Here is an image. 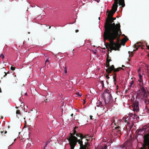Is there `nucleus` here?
Segmentation results:
<instances>
[{
  "mask_svg": "<svg viewBox=\"0 0 149 149\" xmlns=\"http://www.w3.org/2000/svg\"><path fill=\"white\" fill-rule=\"evenodd\" d=\"M120 24H115L114 23L110 24H108V25H104L105 31L104 35H114L116 34L121 35L122 32L120 29Z\"/></svg>",
  "mask_w": 149,
  "mask_h": 149,
  "instance_id": "1",
  "label": "nucleus"
},
{
  "mask_svg": "<svg viewBox=\"0 0 149 149\" xmlns=\"http://www.w3.org/2000/svg\"><path fill=\"white\" fill-rule=\"evenodd\" d=\"M120 35H118L116 34L114 35H104V38L105 40H108L109 41L110 44L108 45H109L110 49H111L110 52H111L112 50H118L120 47L119 43H116L114 41V40L117 39L118 41L120 40Z\"/></svg>",
  "mask_w": 149,
  "mask_h": 149,
  "instance_id": "2",
  "label": "nucleus"
},
{
  "mask_svg": "<svg viewBox=\"0 0 149 149\" xmlns=\"http://www.w3.org/2000/svg\"><path fill=\"white\" fill-rule=\"evenodd\" d=\"M120 70H123V68L121 67H119L117 68H115L113 65H112L109 68L105 69L106 72L108 74H110L111 73L112 71H113V79L114 81L115 82V84H116V72H119Z\"/></svg>",
  "mask_w": 149,
  "mask_h": 149,
  "instance_id": "3",
  "label": "nucleus"
},
{
  "mask_svg": "<svg viewBox=\"0 0 149 149\" xmlns=\"http://www.w3.org/2000/svg\"><path fill=\"white\" fill-rule=\"evenodd\" d=\"M114 3L112 5L111 11H113L114 13L116 11L118 7V4L120 6H121L122 8L124 7L125 6V0H113Z\"/></svg>",
  "mask_w": 149,
  "mask_h": 149,
  "instance_id": "4",
  "label": "nucleus"
},
{
  "mask_svg": "<svg viewBox=\"0 0 149 149\" xmlns=\"http://www.w3.org/2000/svg\"><path fill=\"white\" fill-rule=\"evenodd\" d=\"M86 140L87 141H88L87 139H86ZM77 142L79 144L80 147H83L84 148V149H90V148L88 147V146H90V144L88 142H86L85 143V144H83V141L81 140H77Z\"/></svg>",
  "mask_w": 149,
  "mask_h": 149,
  "instance_id": "5",
  "label": "nucleus"
},
{
  "mask_svg": "<svg viewBox=\"0 0 149 149\" xmlns=\"http://www.w3.org/2000/svg\"><path fill=\"white\" fill-rule=\"evenodd\" d=\"M75 137H74L72 139L67 138V140L69 141V143L70 146V149H74V147L77 144V140L74 139Z\"/></svg>",
  "mask_w": 149,
  "mask_h": 149,
  "instance_id": "6",
  "label": "nucleus"
},
{
  "mask_svg": "<svg viewBox=\"0 0 149 149\" xmlns=\"http://www.w3.org/2000/svg\"><path fill=\"white\" fill-rule=\"evenodd\" d=\"M105 97V102L107 103L112 101V97L109 92H104V93Z\"/></svg>",
  "mask_w": 149,
  "mask_h": 149,
  "instance_id": "7",
  "label": "nucleus"
},
{
  "mask_svg": "<svg viewBox=\"0 0 149 149\" xmlns=\"http://www.w3.org/2000/svg\"><path fill=\"white\" fill-rule=\"evenodd\" d=\"M132 110L134 112H138L139 111V103L136 101L134 102L132 105Z\"/></svg>",
  "mask_w": 149,
  "mask_h": 149,
  "instance_id": "8",
  "label": "nucleus"
},
{
  "mask_svg": "<svg viewBox=\"0 0 149 149\" xmlns=\"http://www.w3.org/2000/svg\"><path fill=\"white\" fill-rule=\"evenodd\" d=\"M78 128V127L76 126H75L74 128V129H73V133H70V136L69 138H68V139H72V138H73V137H75L76 138H75L74 139H75V140H77L78 139L75 136H74V135H75V134L77 133V132H76V130Z\"/></svg>",
  "mask_w": 149,
  "mask_h": 149,
  "instance_id": "9",
  "label": "nucleus"
},
{
  "mask_svg": "<svg viewBox=\"0 0 149 149\" xmlns=\"http://www.w3.org/2000/svg\"><path fill=\"white\" fill-rule=\"evenodd\" d=\"M113 20L111 18H107L106 19V22L104 25H108V24H110L113 22Z\"/></svg>",
  "mask_w": 149,
  "mask_h": 149,
  "instance_id": "10",
  "label": "nucleus"
},
{
  "mask_svg": "<svg viewBox=\"0 0 149 149\" xmlns=\"http://www.w3.org/2000/svg\"><path fill=\"white\" fill-rule=\"evenodd\" d=\"M141 46V42H139L138 43H137L136 44H135L134 45V48H136V49L135 50H134L133 51H136Z\"/></svg>",
  "mask_w": 149,
  "mask_h": 149,
  "instance_id": "11",
  "label": "nucleus"
},
{
  "mask_svg": "<svg viewBox=\"0 0 149 149\" xmlns=\"http://www.w3.org/2000/svg\"><path fill=\"white\" fill-rule=\"evenodd\" d=\"M114 130L117 132V134H120L121 133V132L120 131V127L119 126L116 127Z\"/></svg>",
  "mask_w": 149,
  "mask_h": 149,
  "instance_id": "12",
  "label": "nucleus"
},
{
  "mask_svg": "<svg viewBox=\"0 0 149 149\" xmlns=\"http://www.w3.org/2000/svg\"><path fill=\"white\" fill-rule=\"evenodd\" d=\"M115 13H114V12L113 11H111V10L109 13L107 15V18L112 17Z\"/></svg>",
  "mask_w": 149,
  "mask_h": 149,
  "instance_id": "13",
  "label": "nucleus"
},
{
  "mask_svg": "<svg viewBox=\"0 0 149 149\" xmlns=\"http://www.w3.org/2000/svg\"><path fill=\"white\" fill-rule=\"evenodd\" d=\"M2 72H3L5 74V75L3 76V77H5L7 75V73L6 72V69H5V68H3L1 69Z\"/></svg>",
  "mask_w": 149,
  "mask_h": 149,
  "instance_id": "14",
  "label": "nucleus"
},
{
  "mask_svg": "<svg viewBox=\"0 0 149 149\" xmlns=\"http://www.w3.org/2000/svg\"><path fill=\"white\" fill-rule=\"evenodd\" d=\"M16 113L17 114V117L19 118L21 116V113L20 111L19 110H17L16 112Z\"/></svg>",
  "mask_w": 149,
  "mask_h": 149,
  "instance_id": "15",
  "label": "nucleus"
},
{
  "mask_svg": "<svg viewBox=\"0 0 149 149\" xmlns=\"http://www.w3.org/2000/svg\"><path fill=\"white\" fill-rule=\"evenodd\" d=\"M109 52H108V54H107V57L106 58V60H107L108 61H109L110 62L112 61V60L111 59V57H109Z\"/></svg>",
  "mask_w": 149,
  "mask_h": 149,
  "instance_id": "16",
  "label": "nucleus"
},
{
  "mask_svg": "<svg viewBox=\"0 0 149 149\" xmlns=\"http://www.w3.org/2000/svg\"><path fill=\"white\" fill-rule=\"evenodd\" d=\"M139 85L140 88H141L143 91L144 90L145 88L143 87V82L140 83Z\"/></svg>",
  "mask_w": 149,
  "mask_h": 149,
  "instance_id": "17",
  "label": "nucleus"
},
{
  "mask_svg": "<svg viewBox=\"0 0 149 149\" xmlns=\"http://www.w3.org/2000/svg\"><path fill=\"white\" fill-rule=\"evenodd\" d=\"M106 68H109L110 67V64H109V61H108L107 60H106Z\"/></svg>",
  "mask_w": 149,
  "mask_h": 149,
  "instance_id": "18",
  "label": "nucleus"
},
{
  "mask_svg": "<svg viewBox=\"0 0 149 149\" xmlns=\"http://www.w3.org/2000/svg\"><path fill=\"white\" fill-rule=\"evenodd\" d=\"M80 136V139L79 140H82V139L84 138H86V136H84L82 134Z\"/></svg>",
  "mask_w": 149,
  "mask_h": 149,
  "instance_id": "19",
  "label": "nucleus"
},
{
  "mask_svg": "<svg viewBox=\"0 0 149 149\" xmlns=\"http://www.w3.org/2000/svg\"><path fill=\"white\" fill-rule=\"evenodd\" d=\"M133 123H132L131 124H130V126H129V128H128V129H130V130L133 127Z\"/></svg>",
  "mask_w": 149,
  "mask_h": 149,
  "instance_id": "20",
  "label": "nucleus"
},
{
  "mask_svg": "<svg viewBox=\"0 0 149 149\" xmlns=\"http://www.w3.org/2000/svg\"><path fill=\"white\" fill-rule=\"evenodd\" d=\"M76 136L77 137H79L80 138V136H81V135H82V134L80 133H77L75 134Z\"/></svg>",
  "mask_w": 149,
  "mask_h": 149,
  "instance_id": "21",
  "label": "nucleus"
},
{
  "mask_svg": "<svg viewBox=\"0 0 149 149\" xmlns=\"http://www.w3.org/2000/svg\"><path fill=\"white\" fill-rule=\"evenodd\" d=\"M63 68H64V72L66 74L67 72V69L66 68V67H63Z\"/></svg>",
  "mask_w": 149,
  "mask_h": 149,
  "instance_id": "22",
  "label": "nucleus"
},
{
  "mask_svg": "<svg viewBox=\"0 0 149 149\" xmlns=\"http://www.w3.org/2000/svg\"><path fill=\"white\" fill-rule=\"evenodd\" d=\"M127 126L126 127V128H127V129H128V128H129V126H130V125L131 124L129 122H127Z\"/></svg>",
  "mask_w": 149,
  "mask_h": 149,
  "instance_id": "23",
  "label": "nucleus"
},
{
  "mask_svg": "<svg viewBox=\"0 0 149 149\" xmlns=\"http://www.w3.org/2000/svg\"><path fill=\"white\" fill-rule=\"evenodd\" d=\"M134 117H136V118L137 119V118H139V117L137 116V115L136 113H134Z\"/></svg>",
  "mask_w": 149,
  "mask_h": 149,
  "instance_id": "24",
  "label": "nucleus"
},
{
  "mask_svg": "<svg viewBox=\"0 0 149 149\" xmlns=\"http://www.w3.org/2000/svg\"><path fill=\"white\" fill-rule=\"evenodd\" d=\"M10 69L13 71L15 69V67H13L12 66H11L10 67Z\"/></svg>",
  "mask_w": 149,
  "mask_h": 149,
  "instance_id": "25",
  "label": "nucleus"
},
{
  "mask_svg": "<svg viewBox=\"0 0 149 149\" xmlns=\"http://www.w3.org/2000/svg\"><path fill=\"white\" fill-rule=\"evenodd\" d=\"M51 141V140H50V141H47L46 142V144H47V145H48L50 142V141Z\"/></svg>",
  "mask_w": 149,
  "mask_h": 149,
  "instance_id": "26",
  "label": "nucleus"
},
{
  "mask_svg": "<svg viewBox=\"0 0 149 149\" xmlns=\"http://www.w3.org/2000/svg\"><path fill=\"white\" fill-rule=\"evenodd\" d=\"M139 81L140 82V83H141L142 82H143V81L142 79H140L139 80Z\"/></svg>",
  "mask_w": 149,
  "mask_h": 149,
  "instance_id": "27",
  "label": "nucleus"
},
{
  "mask_svg": "<svg viewBox=\"0 0 149 149\" xmlns=\"http://www.w3.org/2000/svg\"><path fill=\"white\" fill-rule=\"evenodd\" d=\"M142 75H141V74H139V79H142Z\"/></svg>",
  "mask_w": 149,
  "mask_h": 149,
  "instance_id": "28",
  "label": "nucleus"
},
{
  "mask_svg": "<svg viewBox=\"0 0 149 149\" xmlns=\"http://www.w3.org/2000/svg\"><path fill=\"white\" fill-rule=\"evenodd\" d=\"M2 57V58H3H3H4V56L3 55V54H1V55H0V57Z\"/></svg>",
  "mask_w": 149,
  "mask_h": 149,
  "instance_id": "29",
  "label": "nucleus"
},
{
  "mask_svg": "<svg viewBox=\"0 0 149 149\" xmlns=\"http://www.w3.org/2000/svg\"><path fill=\"white\" fill-rule=\"evenodd\" d=\"M133 81H132L130 83V86H131L132 85V84H133Z\"/></svg>",
  "mask_w": 149,
  "mask_h": 149,
  "instance_id": "30",
  "label": "nucleus"
},
{
  "mask_svg": "<svg viewBox=\"0 0 149 149\" xmlns=\"http://www.w3.org/2000/svg\"><path fill=\"white\" fill-rule=\"evenodd\" d=\"M90 119L91 120H93V116L91 115H90Z\"/></svg>",
  "mask_w": 149,
  "mask_h": 149,
  "instance_id": "31",
  "label": "nucleus"
},
{
  "mask_svg": "<svg viewBox=\"0 0 149 149\" xmlns=\"http://www.w3.org/2000/svg\"><path fill=\"white\" fill-rule=\"evenodd\" d=\"M106 78L107 79H109V77L108 75H107L106 76Z\"/></svg>",
  "mask_w": 149,
  "mask_h": 149,
  "instance_id": "32",
  "label": "nucleus"
},
{
  "mask_svg": "<svg viewBox=\"0 0 149 149\" xmlns=\"http://www.w3.org/2000/svg\"><path fill=\"white\" fill-rule=\"evenodd\" d=\"M13 143V142L11 144H10V145H9V146H8V149H10V148H11L10 147V146L11 145H12Z\"/></svg>",
  "mask_w": 149,
  "mask_h": 149,
  "instance_id": "33",
  "label": "nucleus"
},
{
  "mask_svg": "<svg viewBox=\"0 0 149 149\" xmlns=\"http://www.w3.org/2000/svg\"><path fill=\"white\" fill-rule=\"evenodd\" d=\"M112 19L114 21V20L116 19V18L115 17H111Z\"/></svg>",
  "mask_w": 149,
  "mask_h": 149,
  "instance_id": "34",
  "label": "nucleus"
},
{
  "mask_svg": "<svg viewBox=\"0 0 149 149\" xmlns=\"http://www.w3.org/2000/svg\"><path fill=\"white\" fill-rule=\"evenodd\" d=\"M146 46L147 48V49L149 50V45H148L147 44H146Z\"/></svg>",
  "mask_w": 149,
  "mask_h": 149,
  "instance_id": "35",
  "label": "nucleus"
},
{
  "mask_svg": "<svg viewBox=\"0 0 149 149\" xmlns=\"http://www.w3.org/2000/svg\"><path fill=\"white\" fill-rule=\"evenodd\" d=\"M47 144H45V147H44V149H45V148L47 147Z\"/></svg>",
  "mask_w": 149,
  "mask_h": 149,
  "instance_id": "36",
  "label": "nucleus"
},
{
  "mask_svg": "<svg viewBox=\"0 0 149 149\" xmlns=\"http://www.w3.org/2000/svg\"><path fill=\"white\" fill-rule=\"evenodd\" d=\"M79 31V30H77V29L75 30V32L76 33H77Z\"/></svg>",
  "mask_w": 149,
  "mask_h": 149,
  "instance_id": "37",
  "label": "nucleus"
},
{
  "mask_svg": "<svg viewBox=\"0 0 149 149\" xmlns=\"http://www.w3.org/2000/svg\"><path fill=\"white\" fill-rule=\"evenodd\" d=\"M124 121L125 122V123H127V122H128V121L127 120H126V119H125L124 120Z\"/></svg>",
  "mask_w": 149,
  "mask_h": 149,
  "instance_id": "38",
  "label": "nucleus"
},
{
  "mask_svg": "<svg viewBox=\"0 0 149 149\" xmlns=\"http://www.w3.org/2000/svg\"><path fill=\"white\" fill-rule=\"evenodd\" d=\"M110 11H109L108 10L107 11V13H109Z\"/></svg>",
  "mask_w": 149,
  "mask_h": 149,
  "instance_id": "39",
  "label": "nucleus"
},
{
  "mask_svg": "<svg viewBox=\"0 0 149 149\" xmlns=\"http://www.w3.org/2000/svg\"><path fill=\"white\" fill-rule=\"evenodd\" d=\"M84 148H83V147L82 148V147L81 148L80 147L79 149H84Z\"/></svg>",
  "mask_w": 149,
  "mask_h": 149,
  "instance_id": "40",
  "label": "nucleus"
},
{
  "mask_svg": "<svg viewBox=\"0 0 149 149\" xmlns=\"http://www.w3.org/2000/svg\"><path fill=\"white\" fill-rule=\"evenodd\" d=\"M127 89H126L125 90V93H127Z\"/></svg>",
  "mask_w": 149,
  "mask_h": 149,
  "instance_id": "41",
  "label": "nucleus"
},
{
  "mask_svg": "<svg viewBox=\"0 0 149 149\" xmlns=\"http://www.w3.org/2000/svg\"><path fill=\"white\" fill-rule=\"evenodd\" d=\"M2 92L1 89V88L0 87V93H1Z\"/></svg>",
  "mask_w": 149,
  "mask_h": 149,
  "instance_id": "42",
  "label": "nucleus"
},
{
  "mask_svg": "<svg viewBox=\"0 0 149 149\" xmlns=\"http://www.w3.org/2000/svg\"><path fill=\"white\" fill-rule=\"evenodd\" d=\"M73 115V113H72V114H71V116H72Z\"/></svg>",
  "mask_w": 149,
  "mask_h": 149,
  "instance_id": "43",
  "label": "nucleus"
},
{
  "mask_svg": "<svg viewBox=\"0 0 149 149\" xmlns=\"http://www.w3.org/2000/svg\"><path fill=\"white\" fill-rule=\"evenodd\" d=\"M6 73H7V74H9V72L8 71Z\"/></svg>",
  "mask_w": 149,
  "mask_h": 149,
  "instance_id": "44",
  "label": "nucleus"
},
{
  "mask_svg": "<svg viewBox=\"0 0 149 149\" xmlns=\"http://www.w3.org/2000/svg\"><path fill=\"white\" fill-rule=\"evenodd\" d=\"M45 102H47V99H46V100H45Z\"/></svg>",
  "mask_w": 149,
  "mask_h": 149,
  "instance_id": "45",
  "label": "nucleus"
},
{
  "mask_svg": "<svg viewBox=\"0 0 149 149\" xmlns=\"http://www.w3.org/2000/svg\"><path fill=\"white\" fill-rule=\"evenodd\" d=\"M102 85H103V84H104V83H103V81H102Z\"/></svg>",
  "mask_w": 149,
  "mask_h": 149,
  "instance_id": "46",
  "label": "nucleus"
},
{
  "mask_svg": "<svg viewBox=\"0 0 149 149\" xmlns=\"http://www.w3.org/2000/svg\"><path fill=\"white\" fill-rule=\"evenodd\" d=\"M116 88H117V89L118 88V85H117L116 86Z\"/></svg>",
  "mask_w": 149,
  "mask_h": 149,
  "instance_id": "47",
  "label": "nucleus"
},
{
  "mask_svg": "<svg viewBox=\"0 0 149 149\" xmlns=\"http://www.w3.org/2000/svg\"><path fill=\"white\" fill-rule=\"evenodd\" d=\"M47 62H49L48 61V60H47L46 61V63Z\"/></svg>",
  "mask_w": 149,
  "mask_h": 149,
  "instance_id": "48",
  "label": "nucleus"
},
{
  "mask_svg": "<svg viewBox=\"0 0 149 149\" xmlns=\"http://www.w3.org/2000/svg\"><path fill=\"white\" fill-rule=\"evenodd\" d=\"M7 132L6 131L4 133H5V134H6V133H7Z\"/></svg>",
  "mask_w": 149,
  "mask_h": 149,
  "instance_id": "49",
  "label": "nucleus"
},
{
  "mask_svg": "<svg viewBox=\"0 0 149 149\" xmlns=\"http://www.w3.org/2000/svg\"><path fill=\"white\" fill-rule=\"evenodd\" d=\"M125 67V66H124V65H122V67Z\"/></svg>",
  "mask_w": 149,
  "mask_h": 149,
  "instance_id": "50",
  "label": "nucleus"
},
{
  "mask_svg": "<svg viewBox=\"0 0 149 149\" xmlns=\"http://www.w3.org/2000/svg\"><path fill=\"white\" fill-rule=\"evenodd\" d=\"M18 107H16V108H17V109H18Z\"/></svg>",
  "mask_w": 149,
  "mask_h": 149,
  "instance_id": "51",
  "label": "nucleus"
},
{
  "mask_svg": "<svg viewBox=\"0 0 149 149\" xmlns=\"http://www.w3.org/2000/svg\"><path fill=\"white\" fill-rule=\"evenodd\" d=\"M3 132L2 131H1V133L2 134L3 133Z\"/></svg>",
  "mask_w": 149,
  "mask_h": 149,
  "instance_id": "52",
  "label": "nucleus"
},
{
  "mask_svg": "<svg viewBox=\"0 0 149 149\" xmlns=\"http://www.w3.org/2000/svg\"><path fill=\"white\" fill-rule=\"evenodd\" d=\"M51 26H49V29H50L51 28Z\"/></svg>",
  "mask_w": 149,
  "mask_h": 149,
  "instance_id": "53",
  "label": "nucleus"
},
{
  "mask_svg": "<svg viewBox=\"0 0 149 149\" xmlns=\"http://www.w3.org/2000/svg\"><path fill=\"white\" fill-rule=\"evenodd\" d=\"M128 40V39H127V40H125V42L127 41V40Z\"/></svg>",
  "mask_w": 149,
  "mask_h": 149,
  "instance_id": "54",
  "label": "nucleus"
},
{
  "mask_svg": "<svg viewBox=\"0 0 149 149\" xmlns=\"http://www.w3.org/2000/svg\"><path fill=\"white\" fill-rule=\"evenodd\" d=\"M25 95H27V93H25Z\"/></svg>",
  "mask_w": 149,
  "mask_h": 149,
  "instance_id": "55",
  "label": "nucleus"
},
{
  "mask_svg": "<svg viewBox=\"0 0 149 149\" xmlns=\"http://www.w3.org/2000/svg\"><path fill=\"white\" fill-rule=\"evenodd\" d=\"M123 36H125V35H124V34H123Z\"/></svg>",
  "mask_w": 149,
  "mask_h": 149,
  "instance_id": "56",
  "label": "nucleus"
},
{
  "mask_svg": "<svg viewBox=\"0 0 149 149\" xmlns=\"http://www.w3.org/2000/svg\"><path fill=\"white\" fill-rule=\"evenodd\" d=\"M131 53L132 54L133 52H131Z\"/></svg>",
  "mask_w": 149,
  "mask_h": 149,
  "instance_id": "57",
  "label": "nucleus"
},
{
  "mask_svg": "<svg viewBox=\"0 0 149 149\" xmlns=\"http://www.w3.org/2000/svg\"><path fill=\"white\" fill-rule=\"evenodd\" d=\"M16 140V139H15L14 140V141H15V140Z\"/></svg>",
  "mask_w": 149,
  "mask_h": 149,
  "instance_id": "58",
  "label": "nucleus"
},
{
  "mask_svg": "<svg viewBox=\"0 0 149 149\" xmlns=\"http://www.w3.org/2000/svg\"><path fill=\"white\" fill-rule=\"evenodd\" d=\"M141 47V49H143V47Z\"/></svg>",
  "mask_w": 149,
  "mask_h": 149,
  "instance_id": "59",
  "label": "nucleus"
},
{
  "mask_svg": "<svg viewBox=\"0 0 149 149\" xmlns=\"http://www.w3.org/2000/svg\"><path fill=\"white\" fill-rule=\"evenodd\" d=\"M131 115H133V114H132V113H131Z\"/></svg>",
  "mask_w": 149,
  "mask_h": 149,
  "instance_id": "60",
  "label": "nucleus"
},
{
  "mask_svg": "<svg viewBox=\"0 0 149 149\" xmlns=\"http://www.w3.org/2000/svg\"><path fill=\"white\" fill-rule=\"evenodd\" d=\"M114 124L115 125H116V124H115V123H114Z\"/></svg>",
  "mask_w": 149,
  "mask_h": 149,
  "instance_id": "61",
  "label": "nucleus"
},
{
  "mask_svg": "<svg viewBox=\"0 0 149 149\" xmlns=\"http://www.w3.org/2000/svg\"><path fill=\"white\" fill-rule=\"evenodd\" d=\"M30 33V32L28 33H29V34Z\"/></svg>",
  "mask_w": 149,
  "mask_h": 149,
  "instance_id": "62",
  "label": "nucleus"
},
{
  "mask_svg": "<svg viewBox=\"0 0 149 149\" xmlns=\"http://www.w3.org/2000/svg\"><path fill=\"white\" fill-rule=\"evenodd\" d=\"M80 95V96H81V95Z\"/></svg>",
  "mask_w": 149,
  "mask_h": 149,
  "instance_id": "63",
  "label": "nucleus"
},
{
  "mask_svg": "<svg viewBox=\"0 0 149 149\" xmlns=\"http://www.w3.org/2000/svg\"><path fill=\"white\" fill-rule=\"evenodd\" d=\"M99 19H100V17H99Z\"/></svg>",
  "mask_w": 149,
  "mask_h": 149,
  "instance_id": "64",
  "label": "nucleus"
}]
</instances>
